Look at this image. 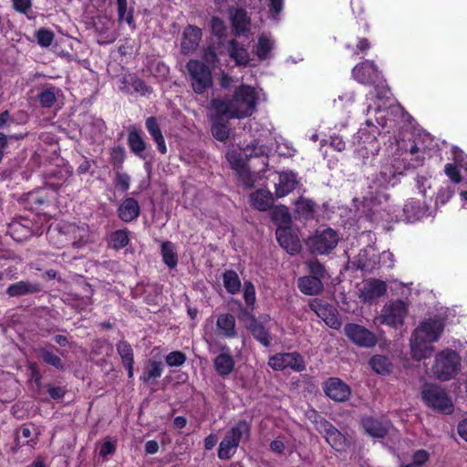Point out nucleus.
I'll list each match as a JSON object with an SVG mask.
<instances>
[{
    "label": "nucleus",
    "mask_w": 467,
    "mask_h": 467,
    "mask_svg": "<svg viewBox=\"0 0 467 467\" xmlns=\"http://www.w3.org/2000/svg\"><path fill=\"white\" fill-rule=\"evenodd\" d=\"M243 298L246 306L244 307L240 301L235 300V309L238 310L237 317L244 327L251 333L255 340L264 347L271 345L272 337L269 330L254 315L255 304V287L250 281H245L243 285Z\"/></svg>",
    "instance_id": "obj_1"
},
{
    "label": "nucleus",
    "mask_w": 467,
    "mask_h": 467,
    "mask_svg": "<svg viewBox=\"0 0 467 467\" xmlns=\"http://www.w3.org/2000/svg\"><path fill=\"white\" fill-rule=\"evenodd\" d=\"M420 138L409 139L408 141L397 140L398 150L403 155L402 160L395 161L394 164L385 166L380 171L381 177L391 185H395L396 177L403 175L400 171L401 162L404 170L416 169L424 163V148L420 147Z\"/></svg>",
    "instance_id": "obj_2"
},
{
    "label": "nucleus",
    "mask_w": 467,
    "mask_h": 467,
    "mask_svg": "<svg viewBox=\"0 0 467 467\" xmlns=\"http://www.w3.org/2000/svg\"><path fill=\"white\" fill-rule=\"evenodd\" d=\"M444 327V323L436 317L420 322L410 338V348L414 359L421 360L431 354V348L429 345L440 339Z\"/></svg>",
    "instance_id": "obj_3"
},
{
    "label": "nucleus",
    "mask_w": 467,
    "mask_h": 467,
    "mask_svg": "<svg viewBox=\"0 0 467 467\" xmlns=\"http://www.w3.org/2000/svg\"><path fill=\"white\" fill-rule=\"evenodd\" d=\"M211 103L214 110L212 116V133L216 140L223 141L230 134V128L226 124L234 118L233 102L231 100L213 99Z\"/></svg>",
    "instance_id": "obj_4"
},
{
    "label": "nucleus",
    "mask_w": 467,
    "mask_h": 467,
    "mask_svg": "<svg viewBox=\"0 0 467 467\" xmlns=\"http://www.w3.org/2000/svg\"><path fill=\"white\" fill-rule=\"evenodd\" d=\"M421 400L426 406L437 412L449 415L453 411L451 399L444 389L436 384L425 383L422 386Z\"/></svg>",
    "instance_id": "obj_5"
},
{
    "label": "nucleus",
    "mask_w": 467,
    "mask_h": 467,
    "mask_svg": "<svg viewBox=\"0 0 467 467\" xmlns=\"http://www.w3.org/2000/svg\"><path fill=\"white\" fill-rule=\"evenodd\" d=\"M461 367V357L451 349L438 353L432 366L434 376L441 380H449L454 377Z\"/></svg>",
    "instance_id": "obj_6"
},
{
    "label": "nucleus",
    "mask_w": 467,
    "mask_h": 467,
    "mask_svg": "<svg viewBox=\"0 0 467 467\" xmlns=\"http://www.w3.org/2000/svg\"><path fill=\"white\" fill-rule=\"evenodd\" d=\"M258 100L259 95L254 87L245 84L235 87V119L252 116L256 111Z\"/></svg>",
    "instance_id": "obj_7"
},
{
    "label": "nucleus",
    "mask_w": 467,
    "mask_h": 467,
    "mask_svg": "<svg viewBox=\"0 0 467 467\" xmlns=\"http://www.w3.org/2000/svg\"><path fill=\"white\" fill-rule=\"evenodd\" d=\"M339 236L337 231L328 227L323 230H317L306 241L312 254H328L338 244Z\"/></svg>",
    "instance_id": "obj_8"
},
{
    "label": "nucleus",
    "mask_w": 467,
    "mask_h": 467,
    "mask_svg": "<svg viewBox=\"0 0 467 467\" xmlns=\"http://www.w3.org/2000/svg\"><path fill=\"white\" fill-rule=\"evenodd\" d=\"M186 68L190 76L191 86L195 93L202 94L212 87V73L204 63L191 59L187 62Z\"/></svg>",
    "instance_id": "obj_9"
},
{
    "label": "nucleus",
    "mask_w": 467,
    "mask_h": 467,
    "mask_svg": "<svg viewBox=\"0 0 467 467\" xmlns=\"http://www.w3.org/2000/svg\"><path fill=\"white\" fill-rule=\"evenodd\" d=\"M267 364L274 371L302 372L306 368L304 357L297 351L275 353L269 357Z\"/></svg>",
    "instance_id": "obj_10"
},
{
    "label": "nucleus",
    "mask_w": 467,
    "mask_h": 467,
    "mask_svg": "<svg viewBox=\"0 0 467 467\" xmlns=\"http://www.w3.org/2000/svg\"><path fill=\"white\" fill-rule=\"evenodd\" d=\"M314 420L316 430L324 435L327 442L336 451H342L345 447V436L327 420L314 411Z\"/></svg>",
    "instance_id": "obj_11"
},
{
    "label": "nucleus",
    "mask_w": 467,
    "mask_h": 467,
    "mask_svg": "<svg viewBox=\"0 0 467 467\" xmlns=\"http://www.w3.org/2000/svg\"><path fill=\"white\" fill-rule=\"evenodd\" d=\"M407 314L408 306L405 302L397 299L383 306L382 313L379 318L381 324L391 327H398L403 326Z\"/></svg>",
    "instance_id": "obj_12"
},
{
    "label": "nucleus",
    "mask_w": 467,
    "mask_h": 467,
    "mask_svg": "<svg viewBox=\"0 0 467 467\" xmlns=\"http://www.w3.org/2000/svg\"><path fill=\"white\" fill-rule=\"evenodd\" d=\"M344 332L358 347L372 348L377 343L375 334L361 325L348 323L344 327Z\"/></svg>",
    "instance_id": "obj_13"
},
{
    "label": "nucleus",
    "mask_w": 467,
    "mask_h": 467,
    "mask_svg": "<svg viewBox=\"0 0 467 467\" xmlns=\"http://www.w3.org/2000/svg\"><path fill=\"white\" fill-rule=\"evenodd\" d=\"M353 78L364 85H371L379 81L382 78L381 72L372 60H365L356 65L352 69Z\"/></svg>",
    "instance_id": "obj_14"
},
{
    "label": "nucleus",
    "mask_w": 467,
    "mask_h": 467,
    "mask_svg": "<svg viewBox=\"0 0 467 467\" xmlns=\"http://www.w3.org/2000/svg\"><path fill=\"white\" fill-rule=\"evenodd\" d=\"M275 236L279 245L289 254L295 255L300 253L302 248L301 242L291 226L278 225Z\"/></svg>",
    "instance_id": "obj_15"
},
{
    "label": "nucleus",
    "mask_w": 467,
    "mask_h": 467,
    "mask_svg": "<svg viewBox=\"0 0 467 467\" xmlns=\"http://www.w3.org/2000/svg\"><path fill=\"white\" fill-rule=\"evenodd\" d=\"M325 394L337 402H343L349 399L351 389L348 384L338 378H329L323 383Z\"/></svg>",
    "instance_id": "obj_16"
},
{
    "label": "nucleus",
    "mask_w": 467,
    "mask_h": 467,
    "mask_svg": "<svg viewBox=\"0 0 467 467\" xmlns=\"http://www.w3.org/2000/svg\"><path fill=\"white\" fill-rule=\"evenodd\" d=\"M405 115L403 108L400 106L389 107L384 115L377 118L378 123L381 126V131L384 133L395 132L400 129L399 119Z\"/></svg>",
    "instance_id": "obj_17"
},
{
    "label": "nucleus",
    "mask_w": 467,
    "mask_h": 467,
    "mask_svg": "<svg viewBox=\"0 0 467 467\" xmlns=\"http://www.w3.org/2000/svg\"><path fill=\"white\" fill-rule=\"evenodd\" d=\"M387 289L386 282L377 278H370L365 282L363 287L360 289L359 297L364 303H370L383 296Z\"/></svg>",
    "instance_id": "obj_18"
},
{
    "label": "nucleus",
    "mask_w": 467,
    "mask_h": 467,
    "mask_svg": "<svg viewBox=\"0 0 467 467\" xmlns=\"http://www.w3.org/2000/svg\"><path fill=\"white\" fill-rule=\"evenodd\" d=\"M202 30L192 25L187 26L182 32V39L181 42L182 53L188 55L198 47L202 39Z\"/></svg>",
    "instance_id": "obj_19"
},
{
    "label": "nucleus",
    "mask_w": 467,
    "mask_h": 467,
    "mask_svg": "<svg viewBox=\"0 0 467 467\" xmlns=\"http://www.w3.org/2000/svg\"><path fill=\"white\" fill-rule=\"evenodd\" d=\"M297 174L293 171L279 173V182L275 184V195L282 198L292 192L297 186Z\"/></svg>",
    "instance_id": "obj_20"
},
{
    "label": "nucleus",
    "mask_w": 467,
    "mask_h": 467,
    "mask_svg": "<svg viewBox=\"0 0 467 467\" xmlns=\"http://www.w3.org/2000/svg\"><path fill=\"white\" fill-rule=\"evenodd\" d=\"M41 291V285L38 283H32L28 280H22L10 285L5 293L10 297H19L27 295L36 294Z\"/></svg>",
    "instance_id": "obj_21"
},
{
    "label": "nucleus",
    "mask_w": 467,
    "mask_h": 467,
    "mask_svg": "<svg viewBox=\"0 0 467 467\" xmlns=\"http://www.w3.org/2000/svg\"><path fill=\"white\" fill-rule=\"evenodd\" d=\"M251 205L261 212H266L273 207L274 198L269 191L258 189L250 194Z\"/></svg>",
    "instance_id": "obj_22"
},
{
    "label": "nucleus",
    "mask_w": 467,
    "mask_h": 467,
    "mask_svg": "<svg viewBox=\"0 0 467 467\" xmlns=\"http://www.w3.org/2000/svg\"><path fill=\"white\" fill-rule=\"evenodd\" d=\"M361 425L365 432L374 438H384L389 431L381 420L371 416L362 418Z\"/></svg>",
    "instance_id": "obj_23"
},
{
    "label": "nucleus",
    "mask_w": 467,
    "mask_h": 467,
    "mask_svg": "<svg viewBox=\"0 0 467 467\" xmlns=\"http://www.w3.org/2000/svg\"><path fill=\"white\" fill-rule=\"evenodd\" d=\"M317 203L303 196L299 197L295 202V212L299 219L305 221H311L315 218L317 211Z\"/></svg>",
    "instance_id": "obj_24"
},
{
    "label": "nucleus",
    "mask_w": 467,
    "mask_h": 467,
    "mask_svg": "<svg viewBox=\"0 0 467 467\" xmlns=\"http://www.w3.org/2000/svg\"><path fill=\"white\" fill-rule=\"evenodd\" d=\"M427 209L419 200L410 199L406 202L403 207L405 219L409 223H414L426 215Z\"/></svg>",
    "instance_id": "obj_25"
},
{
    "label": "nucleus",
    "mask_w": 467,
    "mask_h": 467,
    "mask_svg": "<svg viewBox=\"0 0 467 467\" xmlns=\"http://www.w3.org/2000/svg\"><path fill=\"white\" fill-rule=\"evenodd\" d=\"M119 217L126 222L130 223L140 215V205L134 198H127L119 205L118 209Z\"/></svg>",
    "instance_id": "obj_26"
},
{
    "label": "nucleus",
    "mask_w": 467,
    "mask_h": 467,
    "mask_svg": "<svg viewBox=\"0 0 467 467\" xmlns=\"http://www.w3.org/2000/svg\"><path fill=\"white\" fill-rule=\"evenodd\" d=\"M297 286L300 292L306 296H317L323 290L322 281L310 275L300 277L297 282Z\"/></svg>",
    "instance_id": "obj_27"
},
{
    "label": "nucleus",
    "mask_w": 467,
    "mask_h": 467,
    "mask_svg": "<svg viewBox=\"0 0 467 467\" xmlns=\"http://www.w3.org/2000/svg\"><path fill=\"white\" fill-rule=\"evenodd\" d=\"M251 34V18L243 8H235V39L240 36L249 37Z\"/></svg>",
    "instance_id": "obj_28"
},
{
    "label": "nucleus",
    "mask_w": 467,
    "mask_h": 467,
    "mask_svg": "<svg viewBox=\"0 0 467 467\" xmlns=\"http://www.w3.org/2000/svg\"><path fill=\"white\" fill-rule=\"evenodd\" d=\"M58 350L54 346H50V348L47 347H39L37 348L38 357L45 362L46 364L54 367L59 371H62L66 368L65 363L61 359L60 357H58L54 350Z\"/></svg>",
    "instance_id": "obj_29"
},
{
    "label": "nucleus",
    "mask_w": 467,
    "mask_h": 467,
    "mask_svg": "<svg viewBox=\"0 0 467 467\" xmlns=\"http://www.w3.org/2000/svg\"><path fill=\"white\" fill-rule=\"evenodd\" d=\"M117 352L121 358L122 364L128 370L129 378L133 376L134 354L133 349L127 341L121 340L117 345Z\"/></svg>",
    "instance_id": "obj_30"
},
{
    "label": "nucleus",
    "mask_w": 467,
    "mask_h": 467,
    "mask_svg": "<svg viewBox=\"0 0 467 467\" xmlns=\"http://www.w3.org/2000/svg\"><path fill=\"white\" fill-rule=\"evenodd\" d=\"M145 125L149 133L152 136L153 140H155L159 151L162 154H165L167 152V148L161 130L157 122V119L155 117H149L146 119Z\"/></svg>",
    "instance_id": "obj_31"
},
{
    "label": "nucleus",
    "mask_w": 467,
    "mask_h": 467,
    "mask_svg": "<svg viewBox=\"0 0 467 467\" xmlns=\"http://www.w3.org/2000/svg\"><path fill=\"white\" fill-rule=\"evenodd\" d=\"M121 82L122 86L119 88L126 93L138 92L144 95L149 92V88L144 81L135 76H125L122 78Z\"/></svg>",
    "instance_id": "obj_32"
},
{
    "label": "nucleus",
    "mask_w": 467,
    "mask_h": 467,
    "mask_svg": "<svg viewBox=\"0 0 467 467\" xmlns=\"http://www.w3.org/2000/svg\"><path fill=\"white\" fill-rule=\"evenodd\" d=\"M216 335L223 337H234V316L232 314H221L216 320Z\"/></svg>",
    "instance_id": "obj_33"
},
{
    "label": "nucleus",
    "mask_w": 467,
    "mask_h": 467,
    "mask_svg": "<svg viewBox=\"0 0 467 467\" xmlns=\"http://www.w3.org/2000/svg\"><path fill=\"white\" fill-rule=\"evenodd\" d=\"M274 41L264 34L258 36V42L254 47V52L260 61L266 60L274 48Z\"/></svg>",
    "instance_id": "obj_34"
},
{
    "label": "nucleus",
    "mask_w": 467,
    "mask_h": 467,
    "mask_svg": "<svg viewBox=\"0 0 467 467\" xmlns=\"http://www.w3.org/2000/svg\"><path fill=\"white\" fill-rule=\"evenodd\" d=\"M127 141L130 150L137 156L143 158L142 153L146 149V143L135 128L130 130Z\"/></svg>",
    "instance_id": "obj_35"
},
{
    "label": "nucleus",
    "mask_w": 467,
    "mask_h": 467,
    "mask_svg": "<svg viewBox=\"0 0 467 467\" xmlns=\"http://www.w3.org/2000/svg\"><path fill=\"white\" fill-rule=\"evenodd\" d=\"M371 368L378 374L388 375L391 372L392 363L384 355H375L369 359Z\"/></svg>",
    "instance_id": "obj_36"
},
{
    "label": "nucleus",
    "mask_w": 467,
    "mask_h": 467,
    "mask_svg": "<svg viewBox=\"0 0 467 467\" xmlns=\"http://www.w3.org/2000/svg\"><path fill=\"white\" fill-rule=\"evenodd\" d=\"M214 367L220 375H229L234 369V359L231 355L222 353L215 358Z\"/></svg>",
    "instance_id": "obj_37"
},
{
    "label": "nucleus",
    "mask_w": 467,
    "mask_h": 467,
    "mask_svg": "<svg viewBox=\"0 0 467 467\" xmlns=\"http://www.w3.org/2000/svg\"><path fill=\"white\" fill-rule=\"evenodd\" d=\"M109 245L115 250H119L128 245L130 242V232L127 229L117 230L109 237Z\"/></svg>",
    "instance_id": "obj_38"
},
{
    "label": "nucleus",
    "mask_w": 467,
    "mask_h": 467,
    "mask_svg": "<svg viewBox=\"0 0 467 467\" xmlns=\"http://www.w3.org/2000/svg\"><path fill=\"white\" fill-rule=\"evenodd\" d=\"M234 448V428L228 431L226 436L219 444L218 457L221 460L231 458V451Z\"/></svg>",
    "instance_id": "obj_39"
},
{
    "label": "nucleus",
    "mask_w": 467,
    "mask_h": 467,
    "mask_svg": "<svg viewBox=\"0 0 467 467\" xmlns=\"http://www.w3.org/2000/svg\"><path fill=\"white\" fill-rule=\"evenodd\" d=\"M309 307L312 311H314L317 316L322 318L324 321L327 317L331 316L332 313L336 311V309L329 304L324 303L320 299H314L309 304Z\"/></svg>",
    "instance_id": "obj_40"
},
{
    "label": "nucleus",
    "mask_w": 467,
    "mask_h": 467,
    "mask_svg": "<svg viewBox=\"0 0 467 467\" xmlns=\"http://www.w3.org/2000/svg\"><path fill=\"white\" fill-rule=\"evenodd\" d=\"M309 307L312 311H314L317 316L322 318L324 321L327 317L331 316L332 313L336 311V309L329 304L324 303L320 299H314L309 304Z\"/></svg>",
    "instance_id": "obj_41"
},
{
    "label": "nucleus",
    "mask_w": 467,
    "mask_h": 467,
    "mask_svg": "<svg viewBox=\"0 0 467 467\" xmlns=\"http://www.w3.org/2000/svg\"><path fill=\"white\" fill-rule=\"evenodd\" d=\"M161 255L165 265L171 269L177 265V254L174 245L171 242H163L161 244Z\"/></svg>",
    "instance_id": "obj_42"
},
{
    "label": "nucleus",
    "mask_w": 467,
    "mask_h": 467,
    "mask_svg": "<svg viewBox=\"0 0 467 467\" xmlns=\"http://www.w3.org/2000/svg\"><path fill=\"white\" fill-rule=\"evenodd\" d=\"M86 228L76 225H69L67 233L72 235V245L75 248H80L87 243Z\"/></svg>",
    "instance_id": "obj_43"
},
{
    "label": "nucleus",
    "mask_w": 467,
    "mask_h": 467,
    "mask_svg": "<svg viewBox=\"0 0 467 467\" xmlns=\"http://www.w3.org/2000/svg\"><path fill=\"white\" fill-rule=\"evenodd\" d=\"M240 150L244 151L246 158L267 156L266 147L263 144L259 145L258 141L255 140L245 147H240Z\"/></svg>",
    "instance_id": "obj_44"
},
{
    "label": "nucleus",
    "mask_w": 467,
    "mask_h": 467,
    "mask_svg": "<svg viewBox=\"0 0 467 467\" xmlns=\"http://www.w3.org/2000/svg\"><path fill=\"white\" fill-rule=\"evenodd\" d=\"M210 25L213 35L219 39L220 43L225 41L227 37V27L224 22L221 18L213 16L211 19Z\"/></svg>",
    "instance_id": "obj_45"
},
{
    "label": "nucleus",
    "mask_w": 467,
    "mask_h": 467,
    "mask_svg": "<svg viewBox=\"0 0 467 467\" xmlns=\"http://www.w3.org/2000/svg\"><path fill=\"white\" fill-rule=\"evenodd\" d=\"M57 91L58 89L56 88H48L38 93L37 99L41 106L44 108H51L57 101Z\"/></svg>",
    "instance_id": "obj_46"
},
{
    "label": "nucleus",
    "mask_w": 467,
    "mask_h": 467,
    "mask_svg": "<svg viewBox=\"0 0 467 467\" xmlns=\"http://www.w3.org/2000/svg\"><path fill=\"white\" fill-rule=\"evenodd\" d=\"M272 217L275 223H279V225L291 226V215L288 212L287 207L284 205L275 208V210L273 211Z\"/></svg>",
    "instance_id": "obj_47"
},
{
    "label": "nucleus",
    "mask_w": 467,
    "mask_h": 467,
    "mask_svg": "<svg viewBox=\"0 0 467 467\" xmlns=\"http://www.w3.org/2000/svg\"><path fill=\"white\" fill-rule=\"evenodd\" d=\"M252 60L253 59L251 58L250 53L248 52L247 48L241 46L235 40V66L252 65Z\"/></svg>",
    "instance_id": "obj_48"
},
{
    "label": "nucleus",
    "mask_w": 467,
    "mask_h": 467,
    "mask_svg": "<svg viewBox=\"0 0 467 467\" xmlns=\"http://www.w3.org/2000/svg\"><path fill=\"white\" fill-rule=\"evenodd\" d=\"M126 158V151L122 146H116L111 150L110 163L117 170L122 168L123 162Z\"/></svg>",
    "instance_id": "obj_49"
},
{
    "label": "nucleus",
    "mask_w": 467,
    "mask_h": 467,
    "mask_svg": "<svg viewBox=\"0 0 467 467\" xmlns=\"http://www.w3.org/2000/svg\"><path fill=\"white\" fill-rule=\"evenodd\" d=\"M118 5V20L119 22L126 21L129 25L133 23V14L130 10L128 12L127 0H117Z\"/></svg>",
    "instance_id": "obj_50"
},
{
    "label": "nucleus",
    "mask_w": 467,
    "mask_h": 467,
    "mask_svg": "<svg viewBox=\"0 0 467 467\" xmlns=\"http://www.w3.org/2000/svg\"><path fill=\"white\" fill-rule=\"evenodd\" d=\"M250 436V424L245 420H240L235 424V449L242 440H247Z\"/></svg>",
    "instance_id": "obj_51"
},
{
    "label": "nucleus",
    "mask_w": 467,
    "mask_h": 467,
    "mask_svg": "<svg viewBox=\"0 0 467 467\" xmlns=\"http://www.w3.org/2000/svg\"><path fill=\"white\" fill-rule=\"evenodd\" d=\"M161 291V286L159 285H147L144 290L145 300L148 302V304L156 305Z\"/></svg>",
    "instance_id": "obj_52"
},
{
    "label": "nucleus",
    "mask_w": 467,
    "mask_h": 467,
    "mask_svg": "<svg viewBox=\"0 0 467 467\" xmlns=\"http://www.w3.org/2000/svg\"><path fill=\"white\" fill-rule=\"evenodd\" d=\"M37 43L44 47L51 46L54 40V33L50 30L41 28L36 32Z\"/></svg>",
    "instance_id": "obj_53"
},
{
    "label": "nucleus",
    "mask_w": 467,
    "mask_h": 467,
    "mask_svg": "<svg viewBox=\"0 0 467 467\" xmlns=\"http://www.w3.org/2000/svg\"><path fill=\"white\" fill-rule=\"evenodd\" d=\"M165 361L171 367H179L186 361V355L181 351H172L166 356Z\"/></svg>",
    "instance_id": "obj_54"
},
{
    "label": "nucleus",
    "mask_w": 467,
    "mask_h": 467,
    "mask_svg": "<svg viewBox=\"0 0 467 467\" xmlns=\"http://www.w3.org/2000/svg\"><path fill=\"white\" fill-rule=\"evenodd\" d=\"M444 172L454 183H460L462 181L461 171L454 163H447L444 167Z\"/></svg>",
    "instance_id": "obj_55"
},
{
    "label": "nucleus",
    "mask_w": 467,
    "mask_h": 467,
    "mask_svg": "<svg viewBox=\"0 0 467 467\" xmlns=\"http://www.w3.org/2000/svg\"><path fill=\"white\" fill-rule=\"evenodd\" d=\"M130 177L127 173L120 172L119 170H117L115 186L122 192H126L130 188Z\"/></svg>",
    "instance_id": "obj_56"
},
{
    "label": "nucleus",
    "mask_w": 467,
    "mask_h": 467,
    "mask_svg": "<svg viewBox=\"0 0 467 467\" xmlns=\"http://www.w3.org/2000/svg\"><path fill=\"white\" fill-rule=\"evenodd\" d=\"M161 372H162L161 363L153 361L150 364V367L148 369V371L145 373L143 379H144V381H148L150 379L159 378V377H161Z\"/></svg>",
    "instance_id": "obj_57"
},
{
    "label": "nucleus",
    "mask_w": 467,
    "mask_h": 467,
    "mask_svg": "<svg viewBox=\"0 0 467 467\" xmlns=\"http://www.w3.org/2000/svg\"><path fill=\"white\" fill-rule=\"evenodd\" d=\"M310 276H314L321 280L325 277L326 269L324 265L317 260L309 264Z\"/></svg>",
    "instance_id": "obj_58"
},
{
    "label": "nucleus",
    "mask_w": 467,
    "mask_h": 467,
    "mask_svg": "<svg viewBox=\"0 0 467 467\" xmlns=\"http://www.w3.org/2000/svg\"><path fill=\"white\" fill-rule=\"evenodd\" d=\"M429 458L430 454L426 450H418L412 455L411 464H415L417 467H422V465L429 460Z\"/></svg>",
    "instance_id": "obj_59"
},
{
    "label": "nucleus",
    "mask_w": 467,
    "mask_h": 467,
    "mask_svg": "<svg viewBox=\"0 0 467 467\" xmlns=\"http://www.w3.org/2000/svg\"><path fill=\"white\" fill-rule=\"evenodd\" d=\"M47 391L53 400H61L67 393L66 388L55 386L50 383L47 385Z\"/></svg>",
    "instance_id": "obj_60"
},
{
    "label": "nucleus",
    "mask_w": 467,
    "mask_h": 467,
    "mask_svg": "<svg viewBox=\"0 0 467 467\" xmlns=\"http://www.w3.org/2000/svg\"><path fill=\"white\" fill-rule=\"evenodd\" d=\"M203 59L206 63L215 67L219 63L218 54L213 47H208L204 49Z\"/></svg>",
    "instance_id": "obj_61"
},
{
    "label": "nucleus",
    "mask_w": 467,
    "mask_h": 467,
    "mask_svg": "<svg viewBox=\"0 0 467 467\" xmlns=\"http://www.w3.org/2000/svg\"><path fill=\"white\" fill-rule=\"evenodd\" d=\"M374 87V96L378 99H383L385 98H388V95L389 93V89L387 88L386 85H384L381 81V79L375 84H372Z\"/></svg>",
    "instance_id": "obj_62"
},
{
    "label": "nucleus",
    "mask_w": 467,
    "mask_h": 467,
    "mask_svg": "<svg viewBox=\"0 0 467 467\" xmlns=\"http://www.w3.org/2000/svg\"><path fill=\"white\" fill-rule=\"evenodd\" d=\"M269 13L272 17L276 18L284 8V0H269Z\"/></svg>",
    "instance_id": "obj_63"
},
{
    "label": "nucleus",
    "mask_w": 467,
    "mask_h": 467,
    "mask_svg": "<svg viewBox=\"0 0 467 467\" xmlns=\"http://www.w3.org/2000/svg\"><path fill=\"white\" fill-rule=\"evenodd\" d=\"M116 441L110 440L105 441L100 447L99 455L101 457H106L113 454L116 451Z\"/></svg>",
    "instance_id": "obj_64"
}]
</instances>
